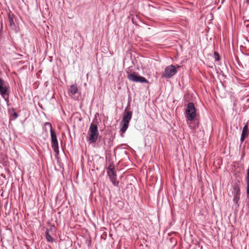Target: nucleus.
Returning a JSON list of instances; mask_svg holds the SVG:
<instances>
[{
    "instance_id": "nucleus-1",
    "label": "nucleus",
    "mask_w": 249,
    "mask_h": 249,
    "mask_svg": "<svg viewBox=\"0 0 249 249\" xmlns=\"http://www.w3.org/2000/svg\"><path fill=\"white\" fill-rule=\"evenodd\" d=\"M99 135L97 124L96 123L92 122L90 125L88 131V141L90 143L95 142L97 141Z\"/></svg>"
},
{
    "instance_id": "nucleus-2",
    "label": "nucleus",
    "mask_w": 249,
    "mask_h": 249,
    "mask_svg": "<svg viewBox=\"0 0 249 249\" xmlns=\"http://www.w3.org/2000/svg\"><path fill=\"white\" fill-rule=\"evenodd\" d=\"M132 112L131 111H127L124 113L123 116V119L121 121V124L122 127L121 128V131L124 133L127 130L129 123L132 118Z\"/></svg>"
},
{
    "instance_id": "nucleus-3",
    "label": "nucleus",
    "mask_w": 249,
    "mask_h": 249,
    "mask_svg": "<svg viewBox=\"0 0 249 249\" xmlns=\"http://www.w3.org/2000/svg\"><path fill=\"white\" fill-rule=\"evenodd\" d=\"M186 118L190 121H193L196 117V110L193 103H189L188 104L185 111Z\"/></svg>"
},
{
    "instance_id": "nucleus-4",
    "label": "nucleus",
    "mask_w": 249,
    "mask_h": 249,
    "mask_svg": "<svg viewBox=\"0 0 249 249\" xmlns=\"http://www.w3.org/2000/svg\"><path fill=\"white\" fill-rule=\"evenodd\" d=\"M128 79L132 82L141 83H148V80L143 76L137 75L135 72L132 73H128L127 75Z\"/></svg>"
},
{
    "instance_id": "nucleus-5",
    "label": "nucleus",
    "mask_w": 249,
    "mask_h": 249,
    "mask_svg": "<svg viewBox=\"0 0 249 249\" xmlns=\"http://www.w3.org/2000/svg\"><path fill=\"white\" fill-rule=\"evenodd\" d=\"M177 72V70L174 65H171L166 67L162 73V77L170 78Z\"/></svg>"
},
{
    "instance_id": "nucleus-6",
    "label": "nucleus",
    "mask_w": 249,
    "mask_h": 249,
    "mask_svg": "<svg viewBox=\"0 0 249 249\" xmlns=\"http://www.w3.org/2000/svg\"><path fill=\"white\" fill-rule=\"evenodd\" d=\"M8 87L4 84L3 80L0 78V94L3 98H5L6 95H8Z\"/></svg>"
},
{
    "instance_id": "nucleus-7",
    "label": "nucleus",
    "mask_w": 249,
    "mask_h": 249,
    "mask_svg": "<svg viewBox=\"0 0 249 249\" xmlns=\"http://www.w3.org/2000/svg\"><path fill=\"white\" fill-rule=\"evenodd\" d=\"M107 172L110 179L117 178V175L116 171H115L114 166L112 163H109V166L107 168Z\"/></svg>"
},
{
    "instance_id": "nucleus-8",
    "label": "nucleus",
    "mask_w": 249,
    "mask_h": 249,
    "mask_svg": "<svg viewBox=\"0 0 249 249\" xmlns=\"http://www.w3.org/2000/svg\"><path fill=\"white\" fill-rule=\"evenodd\" d=\"M234 197L233 198V201L236 204H237L238 206H239L238 201L240 199V188L238 186H235L234 187Z\"/></svg>"
},
{
    "instance_id": "nucleus-9",
    "label": "nucleus",
    "mask_w": 249,
    "mask_h": 249,
    "mask_svg": "<svg viewBox=\"0 0 249 249\" xmlns=\"http://www.w3.org/2000/svg\"><path fill=\"white\" fill-rule=\"evenodd\" d=\"M45 125H49L50 128L51 142H55L58 141L57 139L56 133L54 130L53 129L52 124L50 123L46 122L45 123Z\"/></svg>"
},
{
    "instance_id": "nucleus-10",
    "label": "nucleus",
    "mask_w": 249,
    "mask_h": 249,
    "mask_svg": "<svg viewBox=\"0 0 249 249\" xmlns=\"http://www.w3.org/2000/svg\"><path fill=\"white\" fill-rule=\"evenodd\" d=\"M249 130L248 129V125L246 124L243 127V130L242 131V133H241V135L240 141H241V143H242L245 140V138L247 136H248L249 135Z\"/></svg>"
},
{
    "instance_id": "nucleus-11",
    "label": "nucleus",
    "mask_w": 249,
    "mask_h": 249,
    "mask_svg": "<svg viewBox=\"0 0 249 249\" xmlns=\"http://www.w3.org/2000/svg\"><path fill=\"white\" fill-rule=\"evenodd\" d=\"M51 145L52 147V148L54 150V152L56 154H59V146H58V141L56 142H51Z\"/></svg>"
},
{
    "instance_id": "nucleus-12",
    "label": "nucleus",
    "mask_w": 249,
    "mask_h": 249,
    "mask_svg": "<svg viewBox=\"0 0 249 249\" xmlns=\"http://www.w3.org/2000/svg\"><path fill=\"white\" fill-rule=\"evenodd\" d=\"M77 91L78 88L76 85H71L69 89V92L72 95L75 94Z\"/></svg>"
},
{
    "instance_id": "nucleus-13",
    "label": "nucleus",
    "mask_w": 249,
    "mask_h": 249,
    "mask_svg": "<svg viewBox=\"0 0 249 249\" xmlns=\"http://www.w3.org/2000/svg\"><path fill=\"white\" fill-rule=\"evenodd\" d=\"M46 238L48 242H53L54 241V239L53 238L50 234H49V232L47 231L46 232Z\"/></svg>"
},
{
    "instance_id": "nucleus-14",
    "label": "nucleus",
    "mask_w": 249,
    "mask_h": 249,
    "mask_svg": "<svg viewBox=\"0 0 249 249\" xmlns=\"http://www.w3.org/2000/svg\"><path fill=\"white\" fill-rule=\"evenodd\" d=\"M110 179L114 185L117 186L118 182L117 181V178H112Z\"/></svg>"
},
{
    "instance_id": "nucleus-15",
    "label": "nucleus",
    "mask_w": 249,
    "mask_h": 249,
    "mask_svg": "<svg viewBox=\"0 0 249 249\" xmlns=\"http://www.w3.org/2000/svg\"><path fill=\"white\" fill-rule=\"evenodd\" d=\"M246 182L247 185V193L249 195V177H246Z\"/></svg>"
},
{
    "instance_id": "nucleus-16",
    "label": "nucleus",
    "mask_w": 249,
    "mask_h": 249,
    "mask_svg": "<svg viewBox=\"0 0 249 249\" xmlns=\"http://www.w3.org/2000/svg\"><path fill=\"white\" fill-rule=\"evenodd\" d=\"M214 57L216 61H218L220 60V56L218 53L215 52L214 53Z\"/></svg>"
},
{
    "instance_id": "nucleus-17",
    "label": "nucleus",
    "mask_w": 249,
    "mask_h": 249,
    "mask_svg": "<svg viewBox=\"0 0 249 249\" xmlns=\"http://www.w3.org/2000/svg\"><path fill=\"white\" fill-rule=\"evenodd\" d=\"M12 116L14 117V119H16V118H17L18 117V114L17 112H14L13 113Z\"/></svg>"
},
{
    "instance_id": "nucleus-18",
    "label": "nucleus",
    "mask_w": 249,
    "mask_h": 249,
    "mask_svg": "<svg viewBox=\"0 0 249 249\" xmlns=\"http://www.w3.org/2000/svg\"><path fill=\"white\" fill-rule=\"evenodd\" d=\"M247 177H249V166L247 170Z\"/></svg>"
},
{
    "instance_id": "nucleus-19",
    "label": "nucleus",
    "mask_w": 249,
    "mask_h": 249,
    "mask_svg": "<svg viewBox=\"0 0 249 249\" xmlns=\"http://www.w3.org/2000/svg\"><path fill=\"white\" fill-rule=\"evenodd\" d=\"M13 23V20L12 19H10V25L11 26L12 23Z\"/></svg>"
}]
</instances>
